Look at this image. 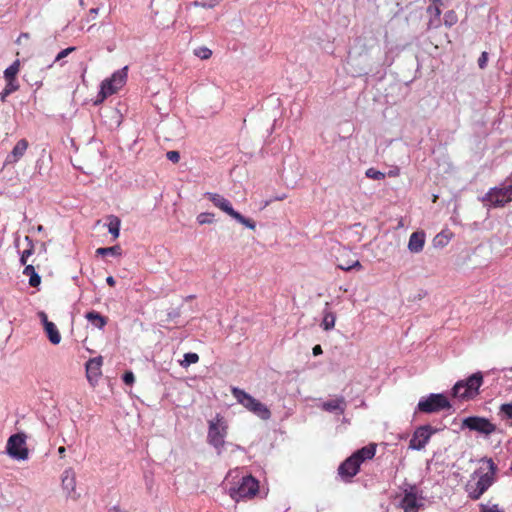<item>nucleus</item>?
<instances>
[{"label":"nucleus","instance_id":"obj_22","mask_svg":"<svg viewBox=\"0 0 512 512\" xmlns=\"http://www.w3.org/2000/svg\"><path fill=\"white\" fill-rule=\"evenodd\" d=\"M401 507L404 512H418V504L415 493L406 492L401 501Z\"/></svg>","mask_w":512,"mask_h":512},{"label":"nucleus","instance_id":"obj_29","mask_svg":"<svg viewBox=\"0 0 512 512\" xmlns=\"http://www.w3.org/2000/svg\"><path fill=\"white\" fill-rule=\"evenodd\" d=\"M221 0H196V1H193L191 2L187 8L189 9L190 7L194 6V7H203V8H214L215 6H217L219 3H220Z\"/></svg>","mask_w":512,"mask_h":512},{"label":"nucleus","instance_id":"obj_26","mask_svg":"<svg viewBox=\"0 0 512 512\" xmlns=\"http://www.w3.org/2000/svg\"><path fill=\"white\" fill-rule=\"evenodd\" d=\"M499 417L508 425L512 426V403H504L499 407Z\"/></svg>","mask_w":512,"mask_h":512},{"label":"nucleus","instance_id":"obj_12","mask_svg":"<svg viewBox=\"0 0 512 512\" xmlns=\"http://www.w3.org/2000/svg\"><path fill=\"white\" fill-rule=\"evenodd\" d=\"M6 449L12 458L26 460L29 454L26 447V436L23 433L11 435L7 441Z\"/></svg>","mask_w":512,"mask_h":512},{"label":"nucleus","instance_id":"obj_27","mask_svg":"<svg viewBox=\"0 0 512 512\" xmlns=\"http://www.w3.org/2000/svg\"><path fill=\"white\" fill-rule=\"evenodd\" d=\"M121 221L117 216L111 215L109 217L108 230L113 235L114 239L119 237Z\"/></svg>","mask_w":512,"mask_h":512},{"label":"nucleus","instance_id":"obj_2","mask_svg":"<svg viewBox=\"0 0 512 512\" xmlns=\"http://www.w3.org/2000/svg\"><path fill=\"white\" fill-rule=\"evenodd\" d=\"M231 392L239 404L260 419L268 420L271 417V411L269 408L244 390L234 387Z\"/></svg>","mask_w":512,"mask_h":512},{"label":"nucleus","instance_id":"obj_25","mask_svg":"<svg viewBox=\"0 0 512 512\" xmlns=\"http://www.w3.org/2000/svg\"><path fill=\"white\" fill-rule=\"evenodd\" d=\"M336 322V314L330 310L325 309L323 312V319L321 322V327L325 331L332 330L335 326Z\"/></svg>","mask_w":512,"mask_h":512},{"label":"nucleus","instance_id":"obj_1","mask_svg":"<svg viewBox=\"0 0 512 512\" xmlns=\"http://www.w3.org/2000/svg\"><path fill=\"white\" fill-rule=\"evenodd\" d=\"M375 452L376 446L370 444L357 450L343 461L338 467V474L342 480L346 482L350 481L359 472L361 464L365 460L372 459L375 456Z\"/></svg>","mask_w":512,"mask_h":512},{"label":"nucleus","instance_id":"obj_48","mask_svg":"<svg viewBox=\"0 0 512 512\" xmlns=\"http://www.w3.org/2000/svg\"><path fill=\"white\" fill-rule=\"evenodd\" d=\"M90 14H94V15H97L98 13V8H91L90 11H89Z\"/></svg>","mask_w":512,"mask_h":512},{"label":"nucleus","instance_id":"obj_23","mask_svg":"<svg viewBox=\"0 0 512 512\" xmlns=\"http://www.w3.org/2000/svg\"><path fill=\"white\" fill-rule=\"evenodd\" d=\"M85 318L91 323L93 326L102 329L107 324V317L101 315L97 311H89L86 313Z\"/></svg>","mask_w":512,"mask_h":512},{"label":"nucleus","instance_id":"obj_15","mask_svg":"<svg viewBox=\"0 0 512 512\" xmlns=\"http://www.w3.org/2000/svg\"><path fill=\"white\" fill-rule=\"evenodd\" d=\"M62 488L67 492V496L73 500H78L80 495L76 492V475L72 468H67L62 474Z\"/></svg>","mask_w":512,"mask_h":512},{"label":"nucleus","instance_id":"obj_31","mask_svg":"<svg viewBox=\"0 0 512 512\" xmlns=\"http://www.w3.org/2000/svg\"><path fill=\"white\" fill-rule=\"evenodd\" d=\"M25 239L28 241L29 247L22 252L21 257H20V262H21L22 265L26 266L28 258L34 252V245H33L31 239L28 236H26Z\"/></svg>","mask_w":512,"mask_h":512},{"label":"nucleus","instance_id":"obj_24","mask_svg":"<svg viewBox=\"0 0 512 512\" xmlns=\"http://www.w3.org/2000/svg\"><path fill=\"white\" fill-rule=\"evenodd\" d=\"M23 274L25 276L29 277V285L31 287H38L41 283V277L38 275V273L35 271V268L33 265H26Z\"/></svg>","mask_w":512,"mask_h":512},{"label":"nucleus","instance_id":"obj_4","mask_svg":"<svg viewBox=\"0 0 512 512\" xmlns=\"http://www.w3.org/2000/svg\"><path fill=\"white\" fill-rule=\"evenodd\" d=\"M487 463L488 471L481 474L474 484L468 483L466 486L468 496L472 500H478L494 482V477L497 469L496 465L494 464L492 459H489Z\"/></svg>","mask_w":512,"mask_h":512},{"label":"nucleus","instance_id":"obj_21","mask_svg":"<svg viewBox=\"0 0 512 512\" xmlns=\"http://www.w3.org/2000/svg\"><path fill=\"white\" fill-rule=\"evenodd\" d=\"M425 244V233L422 231L413 232L410 235L408 249L412 253H419L423 250Z\"/></svg>","mask_w":512,"mask_h":512},{"label":"nucleus","instance_id":"obj_28","mask_svg":"<svg viewBox=\"0 0 512 512\" xmlns=\"http://www.w3.org/2000/svg\"><path fill=\"white\" fill-rule=\"evenodd\" d=\"M96 254L101 255V256H106V255L121 256L122 248L119 245H115L112 247H100L96 250Z\"/></svg>","mask_w":512,"mask_h":512},{"label":"nucleus","instance_id":"obj_50","mask_svg":"<svg viewBox=\"0 0 512 512\" xmlns=\"http://www.w3.org/2000/svg\"><path fill=\"white\" fill-rule=\"evenodd\" d=\"M388 175H389V176H397V175H398V172L390 171Z\"/></svg>","mask_w":512,"mask_h":512},{"label":"nucleus","instance_id":"obj_46","mask_svg":"<svg viewBox=\"0 0 512 512\" xmlns=\"http://www.w3.org/2000/svg\"><path fill=\"white\" fill-rule=\"evenodd\" d=\"M109 512H124V511H122L118 506H114L109 510Z\"/></svg>","mask_w":512,"mask_h":512},{"label":"nucleus","instance_id":"obj_36","mask_svg":"<svg viewBox=\"0 0 512 512\" xmlns=\"http://www.w3.org/2000/svg\"><path fill=\"white\" fill-rule=\"evenodd\" d=\"M479 508L480 512H504L497 504L490 505L481 503Z\"/></svg>","mask_w":512,"mask_h":512},{"label":"nucleus","instance_id":"obj_37","mask_svg":"<svg viewBox=\"0 0 512 512\" xmlns=\"http://www.w3.org/2000/svg\"><path fill=\"white\" fill-rule=\"evenodd\" d=\"M76 50V47H68L66 49H63L62 51H60L56 58H55V61L54 62H59L61 61L62 59H64L65 57H67L70 53H72L73 51Z\"/></svg>","mask_w":512,"mask_h":512},{"label":"nucleus","instance_id":"obj_11","mask_svg":"<svg viewBox=\"0 0 512 512\" xmlns=\"http://www.w3.org/2000/svg\"><path fill=\"white\" fill-rule=\"evenodd\" d=\"M485 205L503 207L512 201V184L498 188H491L482 199Z\"/></svg>","mask_w":512,"mask_h":512},{"label":"nucleus","instance_id":"obj_14","mask_svg":"<svg viewBox=\"0 0 512 512\" xmlns=\"http://www.w3.org/2000/svg\"><path fill=\"white\" fill-rule=\"evenodd\" d=\"M432 434L433 430L429 425L417 428L409 441V448L414 450L423 449L429 442Z\"/></svg>","mask_w":512,"mask_h":512},{"label":"nucleus","instance_id":"obj_7","mask_svg":"<svg viewBox=\"0 0 512 512\" xmlns=\"http://www.w3.org/2000/svg\"><path fill=\"white\" fill-rule=\"evenodd\" d=\"M259 491V482L251 475L244 476L241 480V482L229 489V495L230 497L236 501L239 502L243 499H251Z\"/></svg>","mask_w":512,"mask_h":512},{"label":"nucleus","instance_id":"obj_35","mask_svg":"<svg viewBox=\"0 0 512 512\" xmlns=\"http://www.w3.org/2000/svg\"><path fill=\"white\" fill-rule=\"evenodd\" d=\"M194 54L202 60H207L212 56V51L207 47H199L194 50Z\"/></svg>","mask_w":512,"mask_h":512},{"label":"nucleus","instance_id":"obj_40","mask_svg":"<svg viewBox=\"0 0 512 512\" xmlns=\"http://www.w3.org/2000/svg\"><path fill=\"white\" fill-rule=\"evenodd\" d=\"M135 381V377H134V374L133 372L131 371H127L124 373L123 375V382L126 384V385H132Z\"/></svg>","mask_w":512,"mask_h":512},{"label":"nucleus","instance_id":"obj_16","mask_svg":"<svg viewBox=\"0 0 512 512\" xmlns=\"http://www.w3.org/2000/svg\"><path fill=\"white\" fill-rule=\"evenodd\" d=\"M103 365V357L98 356L91 358L86 362V377L90 384L95 385L99 377L102 375L101 367Z\"/></svg>","mask_w":512,"mask_h":512},{"label":"nucleus","instance_id":"obj_19","mask_svg":"<svg viewBox=\"0 0 512 512\" xmlns=\"http://www.w3.org/2000/svg\"><path fill=\"white\" fill-rule=\"evenodd\" d=\"M39 317L44 325V330L48 336L49 341L54 345L59 344L61 341V335L56 325L48 320L45 312H40Z\"/></svg>","mask_w":512,"mask_h":512},{"label":"nucleus","instance_id":"obj_44","mask_svg":"<svg viewBox=\"0 0 512 512\" xmlns=\"http://www.w3.org/2000/svg\"><path fill=\"white\" fill-rule=\"evenodd\" d=\"M106 282L109 286L113 287L115 286V279L112 276L107 277Z\"/></svg>","mask_w":512,"mask_h":512},{"label":"nucleus","instance_id":"obj_6","mask_svg":"<svg viewBox=\"0 0 512 512\" xmlns=\"http://www.w3.org/2000/svg\"><path fill=\"white\" fill-rule=\"evenodd\" d=\"M127 70L128 67H124L102 82L95 104L103 102L108 96L115 94L124 86L127 80Z\"/></svg>","mask_w":512,"mask_h":512},{"label":"nucleus","instance_id":"obj_30","mask_svg":"<svg viewBox=\"0 0 512 512\" xmlns=\"http://www.w3.org/2000/svg\"><path fill=\"white\" fill-rule=\"evenodd\" d=\"M458 22V16L454 10H449L444 14V25L448 28Z\"/></svg>","mask_w":512,"mask_h":512},{"label":"nucleus","instance_id":"obj_41","mask_svg":"<svg viewBox=\"0 0 512 512\" xmlns=\"http://www.w3.org/2000/svg\"><path fill=\"white\" fill-rule=\"evenodd\" d=\"M487 62H488V53L487 52H482L479 59H478V65L481 69H484L487 65Z\"/></svg>","mask_w":512,"mask_h":512},{"label":"nucleus","instance_id":"obj_49","mask_svg":"<svg viewBox=\"0 0 512 512\" xmlns=\"http://www.w3.org/2000/svg\"><path fill=\"white\" fill-rule=\"evenodd\" d=\"M286 198V195H279V197L276 198V200L282 201Z\"/></svg>","mask_w":512,"mask_h":512},{"label":"nucleus","instance_id":"obj_8","mask_svg":"<svg viewBox=\"0 0 512 512\" xmlns=\"http://www.w3.org/2000/svg\"><path fill=\"white\" fill-rule=\"evenodd\" d=\"M228 425L224 417L217 414L213 420L209 421L207 439L209 444L215 448L224 446L225 437L227 435Z\"/></svg>","mask_w":512,"mask_h":512},{"label":"nucleus","instance_id":"obj_34","mask_svg":"<svg viewBox=\"0 0 512 512\" xmlns=\"http://www.w3.org/2000/svg\"><path fill=\"white\" fill-rule=\"evenodd\" d=\"M365 175L367 178L373 180H383L385 178V173L376 170L375 168H369L366 170Z\"/></svg>","mask_w":512,"mask_h":512},{"label":"nucleus","instance_id":"obj_47","mask_svg":"<svg viewBox=\"0 0 512 512\" xmlns=\"http://www.w3.org/2000/svg\"><path fill=\"white\" fill-rule=\"evenodd\" d=\"M436 4H438V5H439V7H440V6L443 4V3H442V0H433V2H432V4H431V5H436Z\"/></svg>","mask_w":512,"mask_h":512},{"label":"nucleus","instance_id":"obj_32","mask_svg":"<svg viewBox=\"0 0 512 512\" xmlns=\"http://www.w3.org/2000/svg\"><path fill=\"white\" fill-rule=\"evenodd\" d=\"M199 361V356L197 353H186L184 354V359L180 362L181 366L187 367L190 364H195Z\"/></svg>","mask_w":512,"mask_h":512},{"label":"nucleus","instance_id":"obj_20","mask_svg":"<svg viewBox=\"0 0 512 512\" xmlns=\"http://www.w3.org/2000/svg\"><path fill=\"white\" fill-rule=\"evenodd\" d=\"M347 402L343 396H338L334 399L325 401L321 404V408L327 412H338L343 414L346 410Z\"/></svg>","mask_w":512,"mask_h":512},{"label":"nucleus","instance_id":"obj_38","mask_svg":"<svg viewBox=\"0 0 512 512\" xmlns=\"http://www.w3.org/2000/svg\"><path fill=\"white\" fill-rule=\"evenodd\" d=\"M427 11L431 14H434V17L437 19V21H440L441 9L438 4L430 5Z\"/></svg>","mask_w":512,"mask_h":512},{"label":"nucleus","instance_id":"obj_33","mask_svg":"<svg viewBox=\"0 0 512 512\" xmlns=\"http://www.w3.org/2000/svg\"><path fill=\"white\" fill-rule=\"evenodd\" d=\"M214 217L215 215L213 213L203 212L197 216V222L200 225L211 224L214 222Z\"/></svg>","mask_w":512,"mask_h":512},{"label":"nucleus","instance_id":"obj_42","mask_svg":"<svg viewBox=\"0 0 512 512\" xmlns=\"http://www.w3.org/2000/svg\"><path fill=\"white\" fill-rule=\"evenodd\" d=\"M440 21H437V19L434 17V19H431L428 23V29L437 28L439 26Z\"/></svg>","mask_w":512,"mask_h":512},{"label":"nucleus","instance_id":"obj_10","mask_svg":"<svg viewBox=\"0 0 512 512\" xmlns=\"http://www.w3.org/2000/svg\"><path fill=\"white\" fill-rule=\"evenodd\" d=\"M450 408L451 404L443 394H430L418 403V410L423 413H436Z\"/></svg>","mask_w":512,"mask_h":512},{"label":"nucleus","instance_id":"obj_51","mask_svg":"<svg viewBox=\"0 0 512 512\" xmlns=\"http://www.w3.org/2000/svg\"><path fill=\"white\" fill-rule=\"evenodd\" d=\"M20 37L28 38L29 34L28 33H22Z\"/></svg>","mask_w":512,"mask_h":512},{"label":"nucleus","instance_id":"obj_17","mask_svg":"<svg viewBox=\"0 0 512 512\" xmlns=\"http://www.w3.org/2000/svg\"><path fill=\"white\" fill-rule=\"evenodd\" d=\"M351 252L346 248L341 250V254L337 257V267L344 271L352 269L361 270L362 264L359 260L350 259Z\"/></svg>","mask_w":512,"mask_h":512},{"label":"nucleus","instance_id":"obj_13","mask_svg":"<svg viewBox=\"0 0 512 512\" xmlns=\"http://www.w3.org/2000/svg\"><path fill=\"white\" fill-rule=\"evenodd\" d=\"M462 427L489 436L496 431V425L490 420L479 416H470L462 421Z\"/></svg>","mask_w":512,"mask_h":512},{"label":"nucleus","instance_id":"obj_5","mask_svg":"<svg viewBox=\"0 0 512 512\" xmlns=\"http://www.w3.org/2000/svg\"><path fill=\"white\" fill-rule=\"evenodd\" d=\"M205 197L211 201L215 207L219 208L221 211L225 212L232 218H234L239 223L243 224L247 228L251 230L256 229V223L249 218H245L243 215H241L239 212L235 211L232 207L231 202L226 199L224 196L217 194V193H206Z\"/></svg>","mask_w":512,"mask_h":512},{"label":"nucleus","instance_id":"obj_43","mask_svg":"<svg viewBox=\"0 0 512 512\" xmlns=\"http://www.w3.org/2000/svg\"><path fill=\"white\" fill-rule=\"evenodd\" d=\"M312 353L314 356L321 355L323 353L322 347L320 345H315L312 349Z\"/></svg>","mask_w":512,"mask_h":512},{"label":"nucleus","instance_id":"obj_3","mask_svg":"<svg viewBox=\"0 0 512 512\" xmlns=\"http://www.w3.org/2000/svg\"><path fill=\"white\" fill-rule=\"evenodd\" d=\"M482 384L483 375L481 372H477L466 380L458 381L452 389V394L461 400H471L479 394V388Z\"/></svg>","mask_w":512,"mask_h":512},{"label":"nucleus","instance_id":"obj_45","mask_svg":"<svg viewBox=\"0 0 512 512\" xmlns=\"http://www.w3.org/2000/svg\"><path fill=\"white\" fill-rule=\"evenodd\" d=\"M65 452H66L65 447L61 446V447H59V448H58V453H59V456H60L61 458H64V457H65Z\"/></svg>","mask_w":512,"mask_h":512},{"label":"nucleus","instance_id":"obj_18","mask_svg":"<svg viewBox=\"0 0 512 512\" xmlns=\"http://www.w3.org/2000/svg\"><path fill=\"white\" fill-rule=\"evenodd\" d=\"M29 143L26 139H20L13 147L10 154L7 155L4 165H13L17 163L26 153Z\"/></svg>","mask_w":512,"mask_h":512},{"label":"nucleus","instance_id":"obj_39","mask_svg":"<svg viewBox=\"0 0 512 512\" xmlns=\"http://www.w3.org/2000/svg\"><path fill=\"white\" fill-rule=\"evenodd\" d=\"M166 157L168 160H170L173 163H178L180 160V154L178 151H175V150L168 151L166 154Z\"/></svg>","mask_w":512,"mask_h":512},{"label":"nucleus","instance_id":"obj_9","mask_svg":"<svg viewBox=\"0 0 512 512\" xmlns=\"http://www.w3.org/2000/svg\"><path fill=\"white\" fill-rule=\"evenodd\" d=\"M21 68V62L19 59H16L9 67L4 70L3 76L6 82V85L2 92L0 93V99L2 102L6 101V98L19 90L20 84L17 79V75Z\"/></svg>","mask_w":512,"mask_h":512}]
</instances>
